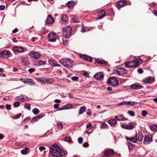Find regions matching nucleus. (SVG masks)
Wrapping results in <instances>:
<instances>
[{
  "mask_svg": "<svg viewBox=\"0 0 157 157\" xmlns=\"http://www.w3.org/2000/svg\"><path fill=\"white\" fill-rule=\"evenodd\" d=\"M104 155L106 156H112L115 154V152L113 149H109L105 151L104 152Z\"/></svg>",
  "mask_w": 157,
  "mask_h": 157,
  "instance_id": "1a4fd4ad",
  "label": "nucleus"
},
{
  "mask_svg": "<svg viewBox=\"0 0 157 157\" xmlns=\"http://www.w3.org/2000/svg\"><path fill=\"white\" fill-rule=\"evenodd\" d=\"M49 34H52V35H51V37H50L51 38H53L54 37L56 36V33H51Z\"/></svg>",
  "mask_w": 157,
  "mask_h": 157,
  "instance_id": "4d7b16f0",
  "label": "nucleus"
},
{
  "mask_svg": "<svg viewBox=\"0 0 157 157\" xmlns=\"http://www.w3.org/2000/svg\"><path fill=\"white\" fill-rule=\"evenodd\" d=\"M78 79V78L77 76H73L71 78V79L75 81H77Z\"/></svg>",
  "mask_w": 157,
  "mask_h": 157,
  "instance_id": "de8ad7c7",
  "label": "nucleus"
},
{
  "mask_svg": "<svg viewBox=\"0 0 157 157\" xmlns=\"http://www.w3.org/2000/svg\"><path fill=\"white\" fill-rule=\"evenodd\" d=\"M100 13L101 14L105 15L106 12H105V11L104 10H101L100 11Z\"/></svg>",
  "mask_w": 157,
  "mask_h": 157,
  "instance_id": "13d9d810",
  "label": "nucleus"
},
{
  "mask_svg": "<svg viewBox=\"0 0 157 157\" xmlns=\"http://www.w3.org/2000/svg\"><path fill=\"white\" fill-rule=\"evenodd\" d=\"M65 109V107H64V106H63L62 107L59 108L58 109V110H63V109Z\"/></svg>",
  "mask_w": 157,
  "mask_h": 157,
  "instance_id": "338daca9",
  "label": "nucleus"
},
{
  "mask_svg": "<svg viewBox=\"0 0 157 157\" xmlns=\"http://www.w3.org/2000/svg\"><path fill=\"white\" fill-rule=\"evenodd\" d=\"M28 71L29 72L32 73L35 71V69L33 68H31L29 69Z\"/></svg>",
  "mask_w": 157,
  "mask_h": 157,
  "instance_id": "6e6d98bb",
  "label": "nucleus"
},
{
  "mask_svg": "<svg viewBox=\"0 0 157 157\" xmlns=\"http://www.w3.org/2000/svg\"><path fill=\"white\" fill-rule=\"evenodd\" d=\"M10 53L9 51L5 50L0 53V56L2 57H9L10 56Z\"/></svg>",
  "mask_w": 157,
  "mask_h": 157,
  "instance_id": "9b49d317",
  "label": "nucleus"
},
{
  "mask_svg": "<svg viewBox=\"0 0 157 157\" xmlns=\"http://www.w3.org/2000/svg\"><path fill=\"white\" fill-rule=\"evenodd\" d=\"M126 72V70L124 68H117L116 73L119 75H121L124 74Z\"/></svg>",
  "mask_w": 157,
  "mask_h": 157,
  "instance_id": "dca6fc26",
  "label": "nucleus"
},
{
  "mask_svg": "<svg viewBox=\"0 0 157 157\" xmlns=\"http://www.w3.org/2000/svg\"><path fill=\"white\" fill-rule=\"evenodd\" d=\"M38 120L39 119L38 118V117L36 116L33 119L31 120V121L32 122L33 121L36 122L38 121Z\"/></svg>",
  "mask_w": 157,
  "mask_h": 157,
  "instance_id": "49530a36",
  "label": "nucleus"
},
{
  "mask_svg": "<svg viewBox=\"0 0 157 157\" xmlns=\"http://www.w3.org/2000/svg\"><path fill=\"white\" fill-rule=\"evenodd\" d=\"M121 126L123 128L127 129H131L133 128V125L130 124H124L121 125Z\"/></svg>",
  "mask_w": 157,
  "mask_h": 157,
  "instance_id": "6ab92c4d",
  "label": "nucleus"
},
{
  "mask_svg": "<svg viewBox=\"0 0 157 157\" xmlns=\"http://www.w3.org/2000/svg\"><path fill=\"white\" fill-rule=\"evenodd\" d=\"M79 55L81 58L82 59L86 60V56L87 55H85V54H80Z\"/></svg>",
  "mask_w": 157,
  "mask_h": 157,
  "instance_id": "a19ab883",
  "label": "nucleus"
},
{
  "mask_svg": "<svg viewBox=\"0 0 157 157\" xmlns=\"http://www.w3.org/2000/svg\"><path fill=\"white\" fill-rule=\"evenodd\" d=\"M83 147H88L89 146V144L87 142L84 143L82 145Z\"/></svg>",
  "mask_w": 157,
  "mask_h": 157,
  "instance_id": "09e8293b",
  "label": "nucleus"
},
{
  "mask_svg": "<svg viewBox=\"0 0 157 157\" xmlns=\"http://www.w3.org/2000/svg\"><path fill=\"white\" fill-rule=\"evenodd\" d=\"M71 33V28L70 26H67L63 29V34L65 37H70Z\"/></svg>",
  "mask_w": 157,
  "mask_h": 157,
  "instance_id": "20e7f679",
  "label": "nucleus"
},
{
  "mask_svg": "<svg viewBox=\"0 0 157 157\" xmlns=\"http://www.w3.org/2000/svg\"><path fill=\"white\" fill-rule=\"evenodd\" d=\"M57 126L59 129H62L63 128V123L61 121H58L57 123Z\"/></svg>",
  "mask_w": 157,
  "mask_h": 157,
  "instance_id": "a878e982",
  "label": "nucleus"
},
{
  "mask_svg": "<svg viewBox=\"0 0 157 157\" xmlns=\"http://www.w3.org/2000/svg\"><path fill=\"white\" fill-rule=\"evenodd\" d=\"M59 104H56L54 105V107L55 109H57L59 108L58 106Z\"/></svg>",
  "mask_w": 157,
  "mask_h": 157,
  "instance_id": "0e129e2a",
  "label": "nucleus"
},
{
  "mask_svg": "<svg viewBox=\"0 0 157 157\" xmlns=\"http://www.w3.org/2000/svg\"><path fill=\"white\" fill-rule=\"evenodd\" d=\"M139 61V60L136 59L134 61L127 62L125 64V67L127 68H132L133 67H136L138 65Z\"/></svg>",
  "mask_w": 157,
  "mask_h": 157,
  "instance_id": "f03ea898",
  "label": "nucleus"
},
{
  "mask_svg": "<svg viewBox=\"0 0 157 157\" xmlns=\"http://www.w3.org/2000/svg\"><path fill=\"white\" fill-rule=\"evenodd\" d=\"M13 50L14 52H23L25 51L24 48L19 46H15L13 47Z\"/></svg>",
  "mask_w": 157,
  "mask_h": 157,
  "instance_id": "9d476101",
  "label": "nucleus"
},
{
  "mask_svg": "<svg viewBox=\"0 0 157 157\" xmlns=\"http://www.w3.org/2000/svg\"><path fill=\"white\" fill-rule=\"evenodd\" d=\"M51 155L55 157H64L67 154V152L62 151L57 144L51 145L50 147Z\"/></svg>",
  "mask_w": 157,
  "mask_h": 157,
  "instance_id": "f257e3e1",
  "label": "nucleus"
},
{
  "mask_svg": "<svg viewBox=\"0 0 157 157\" xmlns=\"http://www.w3.org/2000/svg\"><path fill=\"white\" fill-rule=\"evenodd\" d=\"M6 108L8 110H10L11 109V105H10L7 104L6 106Z\"/></svg>",
  "mask_w": 157,
  "mask_h": 157,
  "instance_id": "8fccbe9b",
  "label": "nucleus"
},
{
  "mask_svg": "<svg viewBox=\"0 0 157 157\" xmlns=\"http://www.w3.org/2000/svg\"><path fill=\"white\" fill-rule=\"evenodd\" d=\"M54 101L56 103H59L61 101L60 100L56 99Z\"/></svg>",
  "mask_w": 157,
  "mask_h": 157,
  "instance_id": "774afa93",
  "label": "nucleus"
},
{
  "mask_svg": "<svg viewBox=\"0 0 157 157\" xmlns=\"http://www.w3.org/2000/svg\"><path fill=\"white\" fill-rule=\"evenodd\" d=\"M51 35H52V34H48V35L49 40L50 41H52L53 42H55L56 40V39L55 38L56 37H54L53 38H51L50 37Z\"/></svg>",
  "mask_w": 157,
  "mask_h": 157,
  "instance_id": "bb28decb",
  "label": "nucleus"
},
{
  "mask_svg": "<svg viewBox=\"0 0 157 157\" xmlns=\"http://www.w3.org/2000/svg\"><path fill=\"white\" fill-rule=\"evenodd\" d=\"M74 2L73 1L68 2L67 3V6L69 8H73L74 5Z\"/></svg>",
  "mask_w": 157,
  "mask_h": 157,
  "instance_id": "393cba45",
  "label": "nucleus"
},
{
  "mask_svg": "<svg viewBox=\"0 0 157 157\" xmlns=\"http://www.w3.org/2000/svg\"><path fill=\"white\" fill-rule=\"evenodd\" d=\"M37 63H38V64L40 66L41 65H45L46 64L45 62L43 61L42 60H39L38 62Z\"/></svg>",
  "mask_w": 157,
  "mask_h": 157,
  "instance_id": "c756f323",
  "label": "nucleus"
},
{
  "mask_svg": "<svg viewBox=\"0 0 157 157\" xmlns=\"http://www.w3.org/2000/svg\"><path fill=\"white\" fill-rule=\"evenodd\" d=\"M31 105L29 103H25L24 106L26 108L28 109L29 110L30 109V106Z\"/></svg>",
  "mask_w": 157,
  "mask_h": 157,
  "instance_id": "f704fd0d",
  "label": "nucleus"
},
{
  "mask_svg": "<svg viewBox=\"0 0 157 157\" xmlns=\"http://www.w3.org/2000/svg\"><path fill=\"white\" fill-rule=\"evenodd\" d=\"M155 78L153 77L149 76L144 78L143 82L146 83L151 84L154 82Z\"/></svg>",
  "mask_w": 157,
  "mask_h": 157,
  "instance_id": "39448f33",
  "label": "nucleus"
},
{
  "mask_svg": "<svg viewBox=\"0 0 157 157\" xmlns=\"http://www.w3.org/2000/svg\"><path fill=\"white\" fill-rule=\"evenodd\" d=\"M31 55L32 56L36 59H38L41 56L40 53L36 52H33L31 53Z\"/></svg>",
  "mask_w": 157,
  "mask_h": 157,
  "instance_id": "ddd939ff",
  "label": "nucleus"
},
{
  "mask_svg": "<svg viewBox=\"0 0 157 157\" xmlns=\"http://www.w3.org/2000/svg\"><path fill=\"white\" fill-rule=\"evenodd\" d=\"M128 146L129 149H132L134 146L133 144L130 142L128 143Z\"/></svg>",
  "mask_w": 157,
  "mask_h": 157,
  "instance_id": "e433bc0d",
  "label": "nucleus"
},
{
  "mask_svg": "<svg viewBox=\"0 0 157 157\" xmlns=\"http://www.w3.org/2000/svg\"><path fill=\"white\" fill-rule=\"evenodd\" d=\"M94 77L96 79L102 80L104 78L103 74L101 72L96 73L94 76Z\"/></svg>",
  "mask_w": 157,
  "mask_h": 157,
  "instance_id": "423d86ee",
  "label": "nucleus"
},
{
  "mask_svg": "<svg viewBox=\"0 0 157 157\" xmlns=\"http://www.w3.org/2000/svg\"><path fill=\"white\" fill-rule=\"evenodd\" d=\"M125 138L127 140L132 141L133 143H136L137 141V139L135 138L134 136L132 137H128L126 136Z\"/></svg>",
  "mask_w": 157,
  "mask_h": 157,
  "instance_id": "b1692460",
  "label": "nucleus"
},
{
  "mask_svg": "<svg viewBox=\"0 0 157 157\" xmlns=\"http://www.w3.org/2000/svg\"><path fill=\"white\" fill-rule=\"evenodd\" d=\"M96 62L100 64H105L106 63V62L105 61H104V60H102V59L100 60L99 59H97L96 60Z\"/></svg>",
  "mask_w": 157,
  "mask_h": 157,
  "instance_id": "cd10ccee",
  "label": "nucleus"
},
{
  "mask_svg": "<svg viewBox=\"0 0 157 157\" xmlns=\"http://www.w3.org/2000/svg\"><path fill=\"white\" fill-rule=\"evenodd\" d=\"M86 109V107L85 106L81 107L79 110V115H81L85 112Z\"/></svg>",
  "mask_w": 157,
  "mask_h": 157,
  "instance_id": "5701e85b",
  "label": "nucleus"
},
{
  "mask_svg": "<svg viewBox=\"0 0 157 157\" xmlns=\"http://www.w3.org/2000/svg\"><path fill=\"white\" fill-rule=\"evenodd\" d=\"M27 148H25L21 150V152L22 154H27Z\"/></svg>",
  "mask_w": 157,
  "mask_h": 157,
  "instance_id": "c9c22d12",
  "label": "nucleus"
},
{
  "mask_svg": "<svg viewBox=\"0 0 157 157\" xmlns=\"http://www.w3.org/2000/svg\"><path fill=\"white\" fill-rule=\"evenodd\" d=\"M54 21V20L52 16L51 15H48L46 19V23L48 24H51L53 23Z\"/></svg>",
  "mask_w": 157,
  "mask_h": 157,
  "instance_id": "2eb2a0df",
  "label": "nucleus"
},
{
  "mask_svg": "<svg viewBox=\"0 0 157 157\" xmlns=\"http://www.w3.org/2000/svg\"><path fill=\"white\" fill-rule=\"evenodd\" d=\"M107 82L109 84L112 86H117L118 85V81L116 78L114 77H111L109 78Z\"/></svg>",
  "mask_w": 157,
  "mask_h": 157,
  "instance_id": "7ed1b4c3",
  "label": "nucleus"
},
{
  "mask_svg": "<svg viewBox=\"0 0 157 157\" xmlns=\"http://www.w3.org/2000/svg\"><path fill=\"white\" fill-rule=\"evenodd\" d=\"M18 31V30L16 28L13 30L12 32L13 33H17Z\"/></svg>",
  "mask_w": 157,
  "mask_h": 157,
  "instance_id": "69168bd1",
  "label": "nucleus"
},
{
  "mask_svg": "<svg viewBox=\"0 0 157 157\" xmlns=\"http://www.w3.org/2000/svg\"><path fill=\"white\" fill-rule=\"evenodd\" d=\"M64 140L68 142H72L71 139L70 137L67 136L64 138Z\"/></svg>",
  "mask_w": 157,
  "mask_h": 157,
  "instance_id": "473e14b6",
  "label": "nucleus"
},
{
  "mask_svg": "<svg viewBox=\"0 0 157 157\" xmlns=\"http://www.w3.org/2000/svg\"><path fill=\"white\" fill-rule=\"evenodd\" d=\"M21 115V114L20 113L18 114L14 118V119H18L20 117Z\"/></svg>",
  "mask_w": 157,
  "mask_h": 157,
  "instance_id": "052dcab7",
  "label": "nucleus"
},
{
  "mask_svg": "<svg viewBox=\"0 0 157 157\" xmlns=\"http://www.w3.org/2000/svg\"><path fill=\"white\" fill-rule=\"evenodd\" d=\"M61 22L63 24L66 23L68 21V18L66 15H63L61 19Z\"/></svg>",
  "mask_w": 157,
  "mask_h": 157,
  "instance_id": "aec40b11",
  "label": "nucleus"
},
{
  "mask_svg": "<svg viewBox=\"0 0 157 157\" xmlns=\"http://www.w3.org/2000/svg\"><path fill=\"white\" fill-rule=\"evenodd\" d=\"M101 127L102 128H108V125L107 124H106L105 123H103L101 125Z\"/></svg>",
  "mask_w": 157,
  "mask_h": 157,
  "instance_id": "ea45409f",
  "label": "nucleus"
},
{
  "mask_svg": "<svg viewBox=\"0 0 157 157\" xmlns=\"http://www.w3.org/2000/svg\"><path fill=\"white\" fill-rule=\"evenodd\" d=\"M131 88L134 90H138L141 88L143 87L140 84H134L131 86Z\"/></svg>",
  "mask_w": 157,
  "mask_h": 157,
  "instance_id": "f3484780",
  "label": "nucleus"
},
{
  "mask_svg": "<svg viewBox=\"0 0 157 157\" xmlns=\"http://www.w3.org/2000/svg\"><path fill=\"white\" fill-rule=\"evenodd\" d=\"M92 126V124L90 122H89L88 124L86 125V127L87 128H88L90 127H91Z\"/></svg>",
  "mask_w": 157,
  "mask_h": 157,
  "instance_id": "bf43d9fd",
  "label": "nucleus"
},
{
  "mask_svg": "<svg viewBox=\"0 0 157 157\" xmlns=\"http://www.w3.org/2000/svg\"><path fill=\"white\" fill-rule=\"evenodd\" d=\"M68 64L69 66L67 67L71 68L73 66V61L71 60L70 59H69V62H68Z\"/></svg>",
  "mask_w": 157,
  "mask_h": 157,
  "instance_id": "c85d7f7f",
  "label": "nucleus"
},
{
  "mask_svg": "<svg viewBox=\"0 0 157 157\" xmlns=\"http://www.w3.org/2000/svg\"><path fill=\"white\" fill-rule=\"evenodd\" d=\"M151 140L152 139L150 137L147 136H145L144 137V143L145 144H148Z\"/></svg>",
  "mask_w": 157,
  "mask_h": 157,
  "instance_id": "a211bd4d",
  "label": "nucleus"
},
{
  "mask_svg": "<svg viewBox=\"0 0 157 157\" xmlns=\"http://www.w3.org/2000/svg\"><path fill=\"white\" fill-rule=\"evenodd\" d=\"M134 102L133 101H123L121 103H118L117 105L118 106H121L124 105H133L134 104Z\"/></svg>",
  "mask_w": 157,
  "mask_h": 157,
  "instance_id": "6e6552de",
  "label": "nucleus"
},
{
  "mask_svg": "<svg viewBox=\"0 0 157 157\" xmlns=\"http://www.w3.org/2000/svg\"><path fill=\"white\" fill-rule=\"evenodd\" d=\"M60 62L61 64L66 67H67L69 66L68 64L69 59H67L66 58H62L60 60Z\"/></svg>",
  "mask_w": 157,
  "mask_h": 157,
  "instance_id": "f8f14e48",
  "label": "nucleus"
},
{
  "mask_svg": "<svg viewBox=\"0 0 157 157\" xmlns=\"http://www.w3.org/2000/svg\"><path fill=\"white\" fill-rule=\"evenodd\" d=\"M78 141L79 144H82L83 141V139L81 137H79L78 139Z\"/></svg>",
  "mask_w": 157,
  "mask_h": 157,
  "instance_id": "a18cd8bd",
  "label": "nucleus"
},
{
  "mask_svg": "<svg viewBox=\"0 0 157 157\" xmlns=\"http://www.w3.org/2000/svg\"><path fill=\"white\" fill-rule=\"evenodd\" d=\"M86 60L90 62H92V57L87 55L86 56Z\"/></svg>",
  "mask_w": 157,
  "mask_h": 157,
  "instance_id": "58836bf2",
  "label": "nucleus"
},
{
  "mask_svg": "<svg viewBox=\"0 0 157 157\" xmlns=\"http://www.w3.org/2000/svg\"><path fill=\"white\" fill-rule=\"evenodd\" d=\"M157 125H153L152 126H151L150 127V128L153 131H155L157 130Z\"/></svg>",
  "mask_w": 157,
  "mask_h": 157,
  "instance_id": "2f4dec72",
  "label": "nucleus"
},
{
  "mask_svg": "<svg viewBox=\"0 0 157 157\" xmlns=\"http://www.w3.org/2000/svg\"><path fill=\"white\" fill-rule=\"evenodd\" d=\"M147 114V112L146 110H143L142 111V115L143 116L145 117Z\"/></svg>",
  "mask_w": 157,
  "mask_h": 157,
  "instance_id": "37998d69",
  "label": "nucleus"
},
{
  "mask_svg": "<svg viewBox=\"0 0 157 157\" xmlns=\"http://www.w3.org/2000/svg\"><path fill=\"white\" fill-rule=\"evenodd\" d=\"M33 112L35 115H36L38 114L39 113V110L36 108H35L33 110Z\"/></svg>",
  "mask_w": 157,
  "mask_h": 157,
  "instance_id": "7c9ffc66",
  "label": "nucleus"
},
{
  "mask_svg": "<svg viewBox=\"0 0 157 157\" xmlns=\"http://www.w3.org/2000/svg\"><path fill=\"white\" fill-rule=\"evenodd\" d=\"M48 62L50 65L53 66H54V65L55 63V61L53 59L48 60Z\"/></svg>",
  "mask_w": 157,
  "mask_h": 157,
  "instance_id": "4c0bfd02",
  "label": "nucleus"
},
{
  "mask_svg": "<svg viewBox=\"0 0 157 157\" xmlns=\"http://www.w3.org/2000/svg\"><path fill=\"white\" fill-rule=\"evenodd\" d=\"M88 112H86V114L88 115H90L91 114V111L90 109H88Z\"/></svg>",
  "mask_w": 157,
  "mask_h": 157,
  "instance_id": "680f3d73",
  "label": "nucleus"
},
{
  "mask_svg": "<svg viewBox=\"0 0 157 157\" xmlns=\"http://www.w3.org/2000/svg\"><path fill=\"white\" fill-rule=\"evenodd\" d=\"M20 103L18 102H15L13 103V105L14 107H17L20 105Z\"/></svg>",
  "mask_w": 157,
  "mask_h": 157,
  "instance_id": "c03bdc74",
  "label": "nucleus"
},
{
  "mask_svg": "<svg viewBox=\"0 0 157 157\" xmlns=\"http://www.w3.org/2000/svg\"><path fill=\"white\" fill-rule=\"evenodd\" d=\"M108 123L111 126L114 127L117 124V121L114 119H111L108 121Z\"/></svg>",
  "mask_w": 157,
  "mask_h": 157,
  "instance_id": "412c9836",
  "label": "nucleus"
},
{
  "mask_svg": "<svg viewBox=\"0 0 157 157\" xmlns=\"http://www.w3.org/2000/svg\"><path fill=\"white\" fill-rule=\"evenodd\" d=\"M24 97L25 96H24L23 95H21L19 96L18 97L19 99L23 100L24 99Z\"/></svg>",
  "mask_w": 157,
  "mask_h": 157,
  "instance_id": "5fc2aeb1",
  "label": "nucleus"
},
{
  "mask_svg": "<svg viewBox=\"0 0 157 157\" xmlns=\"http://www.w3.org/2000/svg\"><path fill=\"white\" fill-rule=\"evenodd\" d=\"M39 149L40 151H42L45 149V147L44 146H41L39 147Z\"/></svg>",
  "mask_w": 157,
  "mask_h": 157,
  "instance_id": "3c124183",
  "label": "nucleus"
},
{
  "mask_svg": "<svg viewBox=\"0 0 157 157\" xmlns=\"http://www.w3.org/2000/svg\"><path fill=\"white\" fill-rule=\"evenodd\" d=\"M128 114L132 117H134L135 115L133 111H128Z\"/></svg>",
  "mask_w": 157,
  "mask_h": 157,
  "instance_id": "79ce46f5",
  "label": "nucleus"
},
{
  "mask_svg": "<svg viewBox=\"0 0 157 157\" xmlns=\"http://www.w3.org/2000/svg\"><path fill=\"white\" fill-rule=\"evenodd\" d=\"M105 15H104L102 14H101L100 13L99 15V16L98 17V18L99 19H101L103 18Z\"/></svg>",
  "mask_w": 157,
  "mask_h": 157,
  "instance_id": "603ef678",
  "label": "nucleus"
},
{
  "mask_svg": "<svg viewBox=\"0 0 157 157\" xmlns=\"http://www.w3.org/2000/svg\"><path fill=\"white\" fill-rule=\"evenodd\" d=\"M138 72L139 74H142L143 73V70L141 68H139L138 69Z\"/></svg>",
  "mask_w": 157,
  "mask_h": 157,
  "instance_id": "864d4df0",
  "label": "nucleus"
},
{
  "mask_svg": "<svg viewBox=\"0 0 157 157\" xmlns=\"http://www.w3.org/2000/svg\"><path fill=\"white\" fill-rule=\"evenodd\" d=\"M134 137L135 138L137 139V141L138 140L140 141H141L143 140L144 137L142 133L140 132H139L138 133H136L135 134Z\"/></svg>",
  "mask_w": 157,
  "mask_h": 157,
  "instance_id": "0eeeda50",
  "label": "nucleus"
},
{
  "mask_svg": "<svg viewBox=\"0 0 157 157\" xmlns=\"http://www.w3.org/2000/svg\"><path fill=\"white\" fill-rule=\"evenodd\" d=\"M64 107H65V109H69L72 107V105L71 104H68L66 105Z\"/></svg>",
  "mask_w": 157,
  "mask_h": 157,
  "instance_id": "72a5a7b5",
  "label": "nucleus"
},
{
  "mask_svg": "<svg viewBox=\"0 0 157 157\" xmlns=\"http://www.w3.org/2000/svg\"><path fill=\"white\" fill-rule=\"evenodd\" d=\"M127 2L126 0H120L117 2V6L119 7H122Z\"/></svg>",
  "mask_w": 157,
  "mask_h": 157,
  "instance_id": "4468645a",
  "label": "nucleus"
},
{
  "mask_svg": "<svg viewBox=\"0 0 157 157\" xmlns=\"http://www.w3.org/2000/svg\"><path fill=\"white\" fill-rule=\"evenodd\" d=\"M115 118L117 119L118 121L125 120L126 118L124 117L122 115H119L118 116H116L115 117Z\"/></svg>",
  "mask_w": 157,
  "mask_h": 157,
  "instance_id": "4be33fe9",
  "label": "nucleus"
},
{
  "mask_svg": "<svg viewBox=\"0 0 157 157\" xmlns=\"http://www.w3.org/2000/svg\"><path fill=\"white\" fill-rule=\"evenodd\" d=\"M5 8V7L4 6L2 5L0 6V10H4Z\"/></svg>",
  "mask_w": 157,
  "mask_h": 157,
  "instance_id": "e2e57ef3",
  "label": "nucleus"
}]
</instances>
